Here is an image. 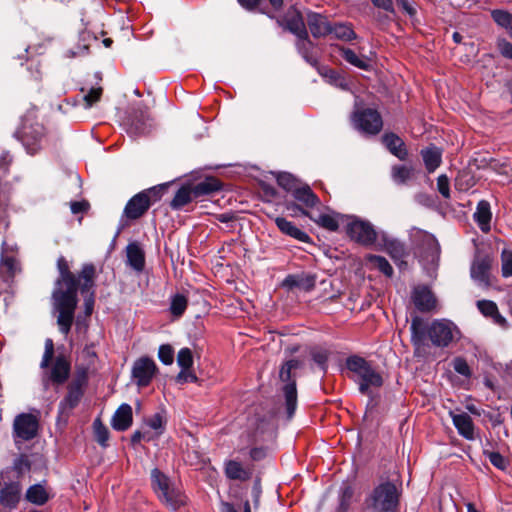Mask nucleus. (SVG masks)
Returning <instances> with one entry per match:
<instances>
[{"instance_id":"e2e57ef3","label":"nucleus","mask_w":512,"mask_h":512,"mask_svg":"<svg viewBox=\"0 0 512 512\" xmlns=\"http://www.w3.org/2000/svg\"><path fill=\"white\" fill-rule=\"evenodd\" d=\"M176 381L178 383H187V382H197L198 378L196 374L191 371V369H183L181 368V371L178 373L176 377Z\"/></svg>"},{"instance_id":"052dcab7","label":"nucleus","mask_w":512,"mask_h":512,"mask_svg":"<svg viewBox=\"0 0 512 512\" xmlns=\"http://www.w3.org/2000/svg\"><path fill=\"white\" fill-rule=\"evenodd\" d=\"M497 48L503 57L512 60V44L509 41L505 38H499Z\"/></svg>"},{"instance_id":"3c124183","label":"nucleus","mask_w":512,"mask_h":512,"mask_svg":"<svg viewBox=\"0 0 512 512\" xmlns=\"http://www.w3.org/2000/svg\"><path fill=\"white\" fill-rule=\"evenodd\" d=\"M311 356L313 361L321 368V370L326 372L329 352L325 349L316 348L311 351Z\"/></svg>"},{"instance_id":"37998d69","label":"nucleus","mask_w":512,"mask_h":512,"mask_svg":"<svg viewBox=\"0 0 512 512\" xmlns=\"http://www.w3.org/2000/svg\"><path fill=\"white\" fill-rule=\"evenodd\" d=\"M491 17L499 27L505 30L512 26V14L506 10H492Z\"/></svg>"},{"instance_id":"7c9ffc66","label":"nucleus","mask_w":512,"mask_h":512,"mask_svg":"<svg viewBox=\"0 0 512 512\" xmlns=\"http://www.w3.org/2000/svg\"><path fill=\"white\" fill-rule=\"evenodd\" d=\"M282 286L288 289L300 288L309 291L315 286V276L312 275H288L282 282Z\"/></svg>"},{"instance_id":"72a5a7b5","label":"nucleus","mask_w":512,"mask_h":512,"mask_svg":"<svg viewBox=\"0 0 512 512\" xmlns=\"http://www.w3.org/2000/svg\"><path fill=\"white\" fill-rule=\"evenodd\" d=\"M149 116L140 112V115L137 112L130 116L126 121L127 131L133 136L144 134L148 127Z\"/></svg>"},{"instance_id":"f03ea898","label":"nucleus","mask_w":512,"mask_h":512,"mask_svg":"<svg viewBox=\"0 0 512 512\" xmlns=\"http://www.w3.org/2000/svg\"><path fill=\"white\" fill-rule=\"evenodd\" d=\"M54 343L51 338L45 340L44 353L40 362L41 369H47V380L54 385L64 384L71 372V363L67 356L59 354L54 361Z\"/></svg>"},{"instance_id":"c9c22d12","label":"nucleus","mask_w":512,"mask_h":512,"mask_svg":"<svg viewBox=\"0 0 512 512\" xmlns=\"http://www.w3.org/2000/svg\"><path fill=\"white\" fill-rule=\"evenodd\" d=\"M193 199H196V197L194 196L192 187L189 185H184L177 190L174 198L170 202V207L173 210H180L185 205L189 204Z\"/></svg>"},{"instance_id":"4d7b16f0","label":"nucleus","mask_w":512,"mask_h":512,"mask_svg":"<svg viewBox=\"0 0 512 512\" xmlns=\"http://www.w3.org/2000/svg\"><path fill=\"white\" fill-rule=\"evenodd\" d=\"M101 95H102L101 87H97V88L92 87L89 90V92L87 94H85L83 97V100L85 102V107L86 108L92 107L95 103H97L100 100Z\"/></svg>"},{"instance_id":"423d86ee","label":"nucleus","mask_w":512,"mask_h":512,"mask_svg":"<svg viewBox=\"0 0 512 512\" xmlns=\"http://www.w3.org/2000/svg\"><path fill=\"white\" fill-rule=\"evenodd\" d=\"M166 185H157L135 194L126 204L123 214L129 220L142 217L154 203L158 202Z\"/></svg>"},{"instance_id":"473e14b6","label":"nucleus","mask_w":512,"mask_h":512,"mask_svg":"<svg viewBox=\"0 0 512 512\" xmlns=\"http://www.w3.org/2000/svg\"><path fill=\"white\" fill-rule=\"evenodd\" d=\"M196 198L210 195L219 191L222 187L221 182L215 177H207L203 181L191 186Z\"/></svg>"},{"instance_id":"aec40b11","label":"nucleus","mask_w":512,"mask_h":512,"mask_svg":"<svg viewBox=\"0 0 512 512\" xmlns=\"http://www.w3.org/2000/svg\"><path fill=\"white\" fill-rule=\"evenodd\" d=\"M415 307L421 312L431 311L436 306V299L427 286H417L412 293Z\"/></svg>"},{"instance_id":"cd10ccee","label":"nucleus","mask_w":512,"mask_h":512,"mask_svg":"<svg viewBox=\"0 0 512 512\" xmlns=\"http://www.w3.org/2000/svg\"><path fill=\"white\" fill-rule=\"evenodd\" d=\"M382 142L391 154L400 160H405L408 152L404 141L394 133H386L382 137Z\"/></svg>"},{"instance_id":"f704fd0d","label":"nucleus","mask_w":512,"mask_h":512,"mask_svg":"<svg viewBox=\"0 0 512 512\" xmlns=\"http://www.w3.org/2000/svg\"><path fill=\"white\" fill-rule=\"evenodd\" d=\"M421 156L429 173L434 172L441 164L442 153L436 146L421 150Z\"/></svg>"},{"instance_id":"e433bc0d","label":"nucleus","mask_w":512,"mask_h":512,"mask_svg":"<svg viewBox=\"0 0 512 512\" xmlns=\"http://www.w3.org/2000/svg\"><path fill=\"white\" fill-rule=\"evenodd\" d=\"M414 175L415 169L412 165H394L391 168L392 180L398 185L407 184Z\"/></svg>"},{"instance_id":"0e129e2a","label":"nucleus","mask_w":512,"mask_h":512,"mask_svg":"<svg viewBox=\"0 0 512 512\" xmlns=\"http://www.w3.org/2000/svg\"><path fill=\"white\" fill-rule=\"evenodd\" d=\"M14 469L18 471V473H22L25 470L30 469V463L26 456L22 455L14 462Z\"/></svg>"},{"instance_id":"bb28decb","label":"nucleus","mask_w":512,"mask_h":512,"mask_svg":"<svg viewBox=\"0 0 512 512\" xmlns=\"http://www.w3.org/2000/svg\"><path fill=\"white\" fill-rule=\"evenodd\" d=\"M21 486L18 482L5 483L0 489V503L9 508H15L20 500Z\"/></svg>"},{"instance_id":"c85d7f7f","label":"nucleus","mask_w":512,"mask_h":512,"mask_svg":"<svg viewBox=\"0 0 512 512\" xmlns=\"http://www.w3.org/2000/svg\"><path fill=\"white\" fill-rule=\"evenodd\" d=\"M127 264L136 272H142L145 267V254L139 243L133 242L126 247Z\"/></svg>"},{"instance_id":"2f4dec72","label":"nucleus","mask_w":512,"mask_h":512,"mask_svg":"<svg viewBox=\"0 0 512 512\" xmlns=\"http://www.w3.org/2000/svg\"><path fill=\"white\" fill-rule=\"evenodd\" d=\"M225 475L230 480L247 481L252 476V471L246 469L242 464L235 460L225 462Z\"/></svg>"},{"instance_id":"774afa93","label":"nucleus","mask_w":512,"mask_h":512,"mask_svg":"<svg viewBox=\"0 0 512 512\" xmlns=\"http://www.w3.org/2000/svg\"><path fill=\"white\" fill-rule=\"evenodd\" d=\"M152 436L150 435L149 432H141V431H135L132 436H131V443L133 445H136L138 444L141 440H146V441H150L152 440Z\"/></svg>"},{"instance_id":"4be33fe9","label":"nucleus","mask_w":512,"mask_h":512,"mask_svg":"<svg viewBox=\"0 0 512 512\" xmlns=\"http://www.w3.org/2000/svg\"><path fill=\"white\" fill-rule=\"evenodd\" d=\"M380 244L394 261H401L407 255L405 245L384 232L379 236Z\"/></svg>"},{"instance_id":"39448f33","label":"nucleus","mask_w":512,"mask_h":512,"mask_svg":"<svg viewBox=\"0 0 512 512\" xmlns=\"http://www.w3.org/2000/svg\"><path fill=\"white\" fill-rule=\"evenodd\" d=\"M151 483L158 498L171 509L176 510L186 503L182 491L157 468L151 471Z\"/></svg>"},{"instance_id":"7ed1b4c3","label":"nucleus","mask_w":512,"mask_h":512,"mask_svg":"<svg viewBox=\"0 0 512 512\" xmlns=\"http://www.w3.org/2000/svg\"><path fill=\"white\" fill-rule=\"evenodd\" d=\"M400 491L391 481L377 485L365 498L364 505L371 512H397Z\"/></svg>"},{"instance_id":"603ef678","label":"nucleus","mask_w":512,"mask_h":512,"mask_svg":"<svg viewBox=\"0 0 512 512\" xmlns=\"http://www.w3.org/2000/svg\"><path fill=\"white\" fill-rule=\"evenodd\" d=\"M502 275L505 278L512 277V251L503 249L501 253Z\"/></svg>"},{"instance_id":"4c0bfd02","label":"nucleus","mask_w":512,"mask_h":512,"mask_svg":"<svg viewBox=\"0 0 512 512\" xmlns=\"http://www.w3.org/2000/svg\"><path fill=\"white\" fill-rule=\"evenodd\" d=\"M297 42L296 47L298 52L302 55V57L305 59L306 62H308L311 65L317 64V59L314 57L312 51H313V43L309 39L308 33L304 36H297Z\"/></svg>"},{"instance_id":"c03bdc74","label":"nucleus","mask_w":512,"mask_h":512,"mask_svg":"<svg viewBox=\"0 0 512 512\" xmlns=\"http://www.w3.org/2000/svg\"><path fill=\"white\" fill-rule=\"evenodd\" d=\"M94 435L96 441L103 447L107 446V441L109 439V430L107 427L101 422L99 418L94 420L93 423Z\"/></svg>"},{"instance_id":"338daca9","label":"nucleus","mask_w":512,"mask_h":512,"mask_svg":"<svg viewBox=\"0 0 512 512\" xmlns=\"http://www.w3.org/2000/svg\"><path fill=\"white\" fill-rule=\"evenodd\" d=\"M70 208L73 214H78L87 211L89 203L86 201H75L71 203Z\"/></svg>"},{"instance_id":"79ce46f5","label":"nucleus","mask_w":512,"mask_h":512,"mask_svg":"<svg viewBox=\"0 0 512 512\" xmlns=\"http://www.w3.org/2000/svg\"><path fill=\"white\" fill-rule=\"evenodd\" d=\"M367 260L387 277H391L393 275V268L386 258L378 255H369L367 256Z\"/></svg>"},{"instance_id":"ddd939ff","label":"nucleus","mask_w":512,"mask_h":512,"mask_svg":"<svg viewBox=\"0 0 512 512\" xmlns=\"http://www.w3.org/2000/svg\"><path fill=\"white\" fill-rule=\"evenodd\" d=\"M96 278V268L93 264L88 263L82 266L79 273L78 288L82 295L85 296V312L90 315L94 305V287Z\"/></svg>"},{"instance_id":"393cba45","label":"nucleus","mask_w":512,"mask_h":512,"mask_svg":"<svg viewBox=\"0 0 512 512\" xmlns=\"http://www.w3.org/2000/svg\"><path fill=\"white\" fill-rule=\"evenodd\" d=\"M133 422L132 407L129 404L123 403L115 411L111 419V426L116 431H126L130 428Z\"/></svg>"},{"instance_id":"f8f14e48","label":"nucleus","mask_w":512,"mask_h":512,"mask_svg":"<svg viewBox=\"0 0 512 512\" xmlns=\"http://www.w3.org/2000/svg\"><path fill=\"white\" fill-rule=\"evenodd\" d=\"M494 259L486 253L477 252L470 267L471 278L481 287L491 286V269Z\"/></svg>"},{"instance_id":"b1692460","label":"nucleus","mask_w":512,"mask_h":512,"mask_svg":"<svg viewBox=\"0 0 512 512\" xmlns=\"http://www.w3.org/2000/svg\"><path fill=\"white\" fill-rule=\"evenodd\" d=\"M274 221L277 228L281 231L282 234L303 243L311 242V238L306 232L298 228L293 222L287 220L286 218L276 217Z\"/></svg>"},{"instance_id":"13d9d810","label":"nucleus","mask_w":512,"mask_h":512,"mask_svg":"<svg viewBox=\"0 0 512 512\" xmlns=\"http://www.w3.org/2000/svg\"><path fill=\"white\" fill-rule=\"evenodd\" d=\"M146 424L151 429L157 432V435L162 434L164 431V419L161 414L156 413L146 421Z\"/></svg>"},{"instance_id":"dca6fc26","label":"nucleus","mask_w":512,"mask_h":512,"mask_svg":"<svg viewBox=\"0 0 512 512\" xmlns=\"http://www.w3.org/2000/svg\"><path fill=\"white\" fill-rule=\"evenodd\" d=\"M57 268L59 277L56 280L54 290H61L63 293H77L79 276L76 277L75 274L70 271L68 262L63 256L58 258Z\"/></svg>"},{"instance_id":"ea45409f","label":"nucleus","mask_w":512,"mask_h":512,"mask_svg":"<svg viewBox=\"0 0 512 512\" xmlns=\"http://www.w3.org/2000/svg\"><path fill=\"white\" fill-rule=\"evenodd\" d=\"M339 52L341 57L349 64L362 70H368L370 68L368 59L366 57H359L352 49L340 47Z\"/></svg>"},{"instance_id":"49530a36","label":"nucleus","mask_w":512,"mask_h":512,"mask_svg":"<svg viewBox=\"0 0 512 512\" xmlns=\"http://www.w3.org/2000/svg\"><path fill=\"white\" fill-rule=\"evenodd\" d=\"M187 304L188 301L184 295L176 294L171 299L170 311L174 316L180 317L185 312Z\"/></svg>"},{"instance_id":"f3484780","label":"nucleus","mask_w":512,"mask_h":512,"mask_svg":"<svg viewBox=\"0 0 512 512\" xmlns=\"http://www.w3.org/2000/svg\"><path fill=\"white\" fill-rule=\"evenodd\" d=\"M14 434L24 441L31 440L37 435L38 419L30 413H22L16 416L13 423Z\"/></svg>"},{"instance_id":"8fccbe9b","label":"nucleus","mask_w":512,"mask_h":512,"mask_svg":"<svg viewBox=\"0 0 512 512\" xmlns=\"http://www.w3.org/2000/svg\"><path fill=\"white\" fill-rule=\"evenodd\" d=\"M193 354L190 348H182L177 354V364L180 368L191 369L193 366Z\"/></svg>"},{"instance_id":"5fc2aeb1","label":"nucleus","mask_w":512,"mask_h":512,"mask_svg":"<svg viewBox=\"0 0 512 512\" xmlns=\"http://www.w3.org/2000/svg\"><path fill=\"white\" fill-rule=\"evenodd\" d=\"M477 308L485 316H493L497 312V304L491 300H479L477 301Z\"/></svg>"},{"instance_id":"6e6552de","label":"nucleus","mask_w":512,"mask_h":512,"mask_svg":"<svg viewBox=\"0 0 512 512\" xmlns=\"http://www.w3.org/2000/svg\"><path fill=\"white\" fill-rule=\"evenodd\" d=\"M14 135L23 144L26 151L33 155L42 148L45 131L42 124L30 117H24Z\"/></svg>"},{"instance_id":"5701e85b","label":"nucleus","mask_w":512,"mask_h":512,"mask_svg":"<svg viewBox=\"0 0 512 512\" xmlns=\"http://www.w3.org/2000/svg\"><path fill=\"white\" fill-rule=\"evenodd\" d=\"M287 209L299 211L302 215L309 217L313 222L329 231H337L339 228V222L334 215L318 214L317 216H313L308 211L302 209L299 205L296 204H287Z\"/></svg>"},{"instance_id":"4468645a","label":"nucleus","mask_w":512,"mask_h":512,"mask_svg":"<svg viewBox=\"0 0 512 512\" xmlns=\"http://www.w3.org/2000/svg\"><path fill=\"white\" fill-rule=\"evenodd\" d=\"M352 121L358 130L369 135L378 134L383 126L381 115L370 108L354 112Z\"/></svg>"},{"instance_id":"bf43d9fd","label":"nucleus","mask_w":512,"mask_h":512,"mask_svg":"<svg viewBox=\"0 0 512 512\" xmlns=\"http://www.w3.org/2000/svg\"><path fill=\"white\" fill-rule=\"evenodd\" d=\"M453 367L454 370L460 375H463L465 377H469L471 375L470 367L466 360L463 358H456L453 362Z\"/></svg>"},{"instance_id":"a211bd4d","label":"nucleus","mask_w":512,"mask_h":512,"mask_svg":"<svg viewBox=\"0 0 512 512\" xmlns=\"http://www.w3.org/2000/svg\"><path fill=\"white\" fill-rule=\"evenodd\" d=\"M156 372L155 362L148 357H142L134 362L132 377L138 386L145 387L150 384Z\"/></svg>"},{"instance_id":"0eeeda50","label":"nucleus","mask_w":512,"mask_h":512,"mask_svg":"<svg viewBox=\"0 0 512 512\" xmlns=\"http://www.w3.org/2000/svg\"><path fill=\"white\" fill-rule=\"evenodd\" d=\"M52 299L54 307L59 313L57 317L59 330L67 335L74 321V313L78 304L77 293H63L61 290H53Z\"/></svg>"},{"instance_id":"a18cd8bd","label":"nucleus","mask_w":512,"mask_h":512,"mask_svg":"<svg viewBox=\"0 0 512 512\" xmlns=\"http://www.w3.org/2000/svg\"><path fill=\"white\" fill-rule=\"evenodd\" d=\"M277 183L283 189L291 193H293L294 190L298 187L297 179L292 174L287 172H282L277 175Z\"/></svg>"},{"instance_id":"864d4df0","label":"nucleus","mask_w":512,"mask_h":512,"mask_svg":"<svg viewBox=\"0 0 512 512\" xmlns=\"http://www.w3.org/2000/svg\"><path fill=\"white\" fill-rule=\"evenodd\" d=\"M158 357L165 365H170L174 360V350L171 345L163 344L159 347Z\"/></svg>"},{"instance_id":"1a4fd4ad","label":"nucleus","mask_w":512,"mask_h":512,"mask_svg":"<svg viewBox=\"0 0 512 512\" xmlns=\"http://www.w3.org/2000/svg\"><path fill=\"white\" fill-rule=\"evenodd\" d=\"M417 241V254L422 264L428 267L437 265L440 258V245L434 235L417 231L414 236Z\"/></svg>"},{"instance_id":"f257e3e1","label":"nucleus","mask_w":512,"mask_h":512,"mask_svg":"<svg viewBox=\"0 0 512 512\" xmlns=\"http://www.w3.org/2000/svg\"><path fill=\"white\" fill-rule=\"evenodd\" d=\"M411 341L419 346L425 334L427 333L432 344L436 347H447L454 339L458 329L455 324L446 319L434 320L427 329L424 327L423 320L416 316L411 321Z\"/></svg>"},{"instance_id":"c756f323","label":"nucleus","mask_w":512,"mask_h":512,"mask_svg":"<svg viewBox=\"0 0 512 512\" xmlns=\"http://www.w3.org/2000/svg\"><path fill=\"white\" fill-rule=\"evenodd\" d=\"M473 217L482 232L487 233L490 231L492 213L488 201L481 200L477 204L476 211Z\"/></svg>"},{"instance_id":"9d476101","label":"nucleus","mask_w":512,"mask_h":512,"mask_svg":"<svg viewBox=\"0 0 512 512\" xmlns=\"http://www.w3.org/2000/svg\"><path fill=\"white\" fill-rule=\"evenodd\" d=\"M299 366V362L291 359L285 362L279 372L281 381L287 382L283 387L285 407L288 419H291L297 407V389L295 381H291V371Z\"/></svg>"},{"instance_id":"a878e982","label":"nucleus","mask_w":512,"mask_h":512,"mask_svg":"<svg viewBox=\"0 0 512 512\" xmlns=\"http://www.w3.org/2000/svg\"><path fill=\"white\" fill-rule=\"evenodd\" d=\"M307 23L312 35L316 38L324 37L332 33V26L326 17L315 12L307 14Z\"/></svg>"},{"instance_id":"6e6d98bb","label":"nucleus","mask_w":512,"mask_h":512,"mask_svg":"<svg viewBox=\"0 0 512 512\" xmlns=\"http://www.w3.org/2000/svg\"><path fill=\"white\" fill-rule=\"evenodd\" d=\"M484 454L487 456L491 464L496 468L500 470H505L507 468L508 462L499 452L485 451Z\"/></svg>"},{"instance_id":"680f3d73","label":"nucleus","mask_w":512,"mask_h":512,"mask_svg":"<svg viewBox=\"0 0 512 512\" xmlns=\"http://www.w3.org/2000/svg\"><path fill=\"white\" fill-rule=\"evenodd\" d=\"M437 189L444 198L450 197L449 179L446 175L442 174L437 178Z\"/></svg>"},{"instance_id":"9b49d317","label":"nucleus","mask_w":512,"mask_h":512,"mask_svg":"<svg viewBox=\"0 0 512 512\" xmlns=\"http://www.w3.org/2000/svg\"><path fill=\"white\" fill-rule=\"evenodd\" d=\"M348 236L364 246H370L379 239L380 233H377L373 225L361 219L353 218L346 227Z\"/></svg>"},{"instance_id":"a19ab883","label":"nucleus","mask_w":512,"mask_h":512,"mask_svg":"<svg viewBox=\"0 0 512 512\" xmlns=\"http://www.w3.org/2000/svg\"><path fill=\"white\" fill-rule=\"evenodd\" d=\"M26 498L29 502L36 505H43L48 500V494L43 486L36 484L31 486L26 492Z\"/></svg>"},{"instance_id":"58836bf2","label":"nucleus","mask_w":512,"mask_h":512,"mask_svg":"<svg viewBox=\"0 0 512 512\" xmlns=\"http://www.w3.org/2000/svg\"><path fill=\"white\" fill-rule=\"evenodd\" d=\"M292 195L297 201L303 203L308 208L315 207L319 203V198L308 185L297 187Z\"/></svg>"},{"instance_id":"2eb2a0df","label":"nucleus","mask_w":512,"mask_h":512,"mask_svg":"<svg viewBox=\"0 0 512 512\" xmlns=\"http://www.w3.org/2000/svg\"><path fill=\"white\" fill-rule=\"evenodd\" d=\"M85 374L73 379L67 389L66 396L59 403V414L62 417H69L71 411L78 406L83 397V386L85 384Z\"/></svg>"},{"instance_id":"6ab92c4d","label":"nucleus","mask_w":512,"mask_h":512,"mask_svg":"<svg viewBox=\"0 0 512 512\" xmlns=\"http://www.w3.org/2000/svg\"><path fill=\"white\" fill-rule=\"evenodd\" d=\"M277 23L296 37L308 33L302 14L294 7H291L282 19H277Z\"/></svg>"},{"instance_id":"de8ad7c7","label":"nucleus","mask_w":512,"mask_h":512,"mask_svg":"<svg viewBox=\"0 0 512 512\" xmlns=\"http://www.w3.org/2000/svg\"><path fill=\"white\" fill-rule=\"evenodd\" d=\"M332 33H334L336 38L345 41H351L356 38V34L353 29L346 24L335 25V27H332Z\"/></svg>"},{"instance_id":"412c9836","label":"nucleus","mask_w":512,"mask_h":512,"mask_svg":"<svg viewBox=\"0 0 512 512\" xmlns=\"http://www.w3.org/2000/svg\"><path fill=\"white\" fill-rule=\"evenodd\" d=\"M452 422L457 429L458 433L467 440L475 438V428L472 418L467 413H454L449 412Z\"/></svg>"},{"instance_id":"09e8293b","label":"nucleus","mask_w":512,"mask_h":512,"mask_svg":"<svg viewBox=\"0 0 512 512\" xmlns=\"http://www.w3.org/2000/svg\"><path fill=\"white\" fill-rule=\"evenodd\" d=\"M353 497V489L350 486H345L341 489L340 497H339V505L337 507V512H347L351 499Z\"/></svg>"},{"instance_id":"69168bd1","label":"nucleus","mask_w":512,"mask_h":512,"mask_svg":"<svg viewBox=\"0 0 512 512\" xmlns=\"http://www.w3.org/2000/svg\"><path fill=\"white\" fill-rule=\"evenodd\" d=\"M371 2L377 8L383 9L389 13H394V7H393L392 0H371Z\"/></svg>"},{"instance_id":"20e7f679","label":"nucleus","mask_w":512,"mask_h":512,"mask_svg":"<svg viewBox=\"0 0 512 512\" xmlns=\"http://www.w3.org/2000/svg\"><path fill=\"white\" fill-rule=\"evenodd\" d=\"M346 367L357 376L355 381L359 385L360 393L371 394V388H379L383 385V378L372 365L360 356H350L346 359Z\"/></svg>"}]
</instances>
